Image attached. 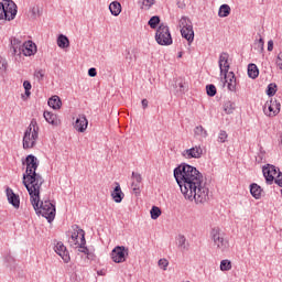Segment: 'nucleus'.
<instances>
[{"label": "nucleus", "instance_id": "nucleus-25", "mask_svg": "<svg viewBox=\"0 0 282 282\" xmlns=\"http://www.w3.org/2000/svg\"><path fill=\"white\" fill-rule=\"evenodd\" d=\"M48 107H52V109H61L63 107V101H61V97L53 96L48 99Z\"/></svg>", "mask_w": 282, "mask_h": 282}, {"label": "nucleus", "instance_id": "nucleus-48", "mask_svg": "<svg viewBox=\"0 0 282 282\" xmlns=\"http://www.w3.org/2000/svg\"><path fill=\"white\" fill-rule=\"evenodd\" d=\"M34 142H23V149H34Z\"/></svg>", "mask_w": 282, "mask_h": 282}, {"label": "nucleus", "instance_id": "nucleus-54", "mask_svg": "<svg viewBox=\"0 0 282 282\" xmlns=\"http://www.w3.org/2000/svg\"><path fill=\"white\" fill-rule=\"evenodd\" d=\"M279 142H282V132L279 133Z\"/></svg>", "mask_w": 282, "mask_h": 282}, {"label": "nucleus", "instance_id": "nucleus-47", "mask_svg": "<svg viewBox=\"0 0 282 282\" xmlns=\"http://www.w3.org/2000/svg\"><path fill=\"white\" fill-rule=\"evenodd\" d=\"M97 74L96 68L93 67L88 69V76H90V78H96Z\"/></svg>", "mask_w": 282, "mask_h": 282}, {"label": "nucleus", "instance_id": "nucleus-45", "mask_svg": "<svg viewBox=\"0 0 282 282\" xmlns=\"http://www.w3.org/2000/svg\"><path fill=\"white\" fill-rule=\"evenodd\" d=\"M34 76L37 80H43V78H45V73L43 70H37L34 73Z\"/></svg>", "mask_w": 282, "mask_h": 282}, {"label": "nucleus", "instance_id": "nucleus-29", "mask_svg": "<svg viewBox=\"0 0 282 282\" xmlns=\"http://www.w3.org/2000/svg\"><path fill=\"white\" fill-rule=\"evenodd\" d=\"M11 45H12V54L13 56H20L21 53H19V47H22L23 45H21V41L17 40V39H13L11 41Z\"/></svg>", "mask_w": 282, "mask_h": 282}, {"label": "nucleus", "instance_id": "nucleus-31", "mask_svg": "<svg viewBox=\"0 0 282 282\" xmlns=\"http://www.w3.org/2000/svg\"><path fill=\"white\" fill-rule=\"evenodd\" d=\"M220 270H221V272H228V271L232 270V262L228 259L221 260Z\"/></svg>", "mask_w": 282, "mask_h": 282}, {"label": "nucleus", "instance_id": "nucleus-50", "mask_svg": "<svg viewBox=\"0 0 282 282\" xmlns=\"http://www.w3.org/2000/svg\"><path fill=\"white\" fill-rule=\"evenodd\" d=\"M86 256L89 261H94V259H96V254L94 252L88 251V253H86Z\"/></svg>", "mask_w": 282, "mask_h": 282}, {"label": "nucleus", "instance_id": "nucleus-7", "mask_svg": "<svg viewBox=\"0 0 282 282\" xmlns=\"http://www.w3.org/2000/svg\"><path fill=\"white\" fill-rule=\"evenodd\" d=\"M210 237L218 250H220L221 252L228 250V240L224 237V232L221 231V229H219V227L212 229Z\"/></svg>", "mask_w": 282, "mask_h": 282}, {"label": "nucleus", "instance_id": "nucleus-19", "mask_svg": "<svg viewBox=\"0 0 282 282\" xmlns=\"http://www.w3.org/2000/svg\"><path fill=\"white\" fill-rule=\"evenodd\" d=\"M116 187L111 192V197L116 204H120L122 199H124V193H122V188L120 187V183H115Z\"/></svg>", "mask_w": 282, "mask_h": 282}, {"label": "nucleus", "instance_id": "nucleus-56", "mask_svg": "<svg viewBox=\"0 0 282 282\" xmlns=\"http://www.w3.org/2000/svg\"><path fill=\"white\" fill-rule=\"evenodd\" d=\"M260 152H261V153H265V151H263V150H260Z\"/></svg>", "mask_w": 282, "mask_h": 282}, {"label": "nucleus", "instance_id": "nucleus-38", "mask_svg": "<svg viewBox=\"0 0 282 282\" xmlns=\"http://www.w3.org/2000/svg\"><path fill=\"white\" fill-rule=\"evenodd\" d=\"M206 91H207V96H210L213 98V96H217V87H215V85L209 84L206 86Z\"/></svg>", "mask_w": 282, "mask_h": 282}, {"label": "nucleus", "instance_id": "nucleus-10", "mask_svg": "<svg viewBox=\"0 0 282 282\" xmlns=\"http://www.w3.org/2000/svg\"><path fill=\"white\" fill-rule=\"evenodd\" d=\"M263 111L265 116H269L270 118L276 116L279 111H281V104L276 101V99H271L270 101H267Z\"/></svg>", "mask_w": 282, "mask_h": 282}, {"label": "nucleus", "instance_id": "nucleus-21", "mask_svg": "<svg viewBox=\"0 0 282 282\" xmlns=\"http://www.w3.org/2000/svg\"><path fill=\"white\" fill-rule=\"evenodd\" d=\"M181 34L188 43H193V41H195V31H193V25L181 29Z\"/></svg>", "mask_w": 282, "mask_h": 282}, {"label": "nucleus", "instance_id": "nucleus-26", "mask_svg": "<svg viewBox=\"0 0 282 282\" xmlns=\"http://www.w3.org/2000/svg\"><path fill=\"white\" fill-rule=\"evenodd\" d=\"M57 46L61 47V50H65L69 47V39L67 35L61 34L57 37Z\"/></svg>", "mask_w": 282, "mask_h": 282}, {"label": "nucleus", "instance_id": "nucleus-22", "mask_svg": "<svg viewBox=\"0 0 282 282\" xmlns=\"http://www.w3.org/2000/svg\"><path fill=\"white\" fill-rule=\"evenodd\" d=\"M177 246L182 252H188V249L191 248V245L186 240V237L184 235H180L177 237Z\"/></svg>", "mask_w": 282, "mask_h": 282}, {"label": "nucleus", "instance_id": "nucleus-51", "mask_svg": "<svg viewBox=\"0 0 282 282\" xmlns=\"http://www.w3.org/2000/svg\"><path fill=\"white\" fill-rule=\"evenodd\" d=\"M175 87H180V91L181 93H184V90L186 89V86H184V83H178V84H175Z\"/></svg>", "mask_w": 282, "mask_h": 282}, {"label": "nucleus", "instance_id": "nucleus-23", "mask_svg": "<svg viewBox=\"0 0 282 282\" xmlns=\"http://www.w3.org/2000/svg\"><path fill=\"white\" fill-rule=\"evenodd\" d=\"M109 10L112 17H119L120 12H122V4H120L118 1H113L109 4Z\"/></svg>", "mask_w": 282, "mask_h": 282}, {"label": "nucleus", "instance_id": "nucleus-15", "mask_svg": "<svg viewBox=\"0 0 282 282\" xmlns=\"http://www.w3.org/2000/svg\"><path fill=\"white\" fill-rule=\"evenodd\" d=\"M225 83H227V87L229 91H237V77L234 72L225 73Z\"/></svg>", "mask_w": 282, "mask_h": 282}, {"label": "nucleus", "instance_id": "nucleus-6", "mask_svg": "<svg viewBox=\"0 0 282 282\" xmlns=\"http://www.w3.org/2000/svg\"><path fill=\"white\" fill-rule=\"evenodd\" d=\"M155 41L159 45H173V36L169 25L162 23L156 29Z\"/></svg>", "mask_w": 282, "mask_h": 282}, {"label": "nucleus", "instance_id": "nucleus-28", "mask_svg": "<svg viewBox=\"0 0 282 282\" xmlns=\"http://www.w3.org/2000/svg\"><path fill=\"white\" fill-rule=\"evenodd\" d=\"M87 245V240H85V236L83 235L80 238V242L77 247L78 248V252H83L84 254H88L89 249L86 247Z\"/></svg>", "mask_w": 282, "mask_h": 282}, {"label": "nucleus", "instance_id": "nucleus-14", "mask_svg": "<svg viewBox=\"0 0 282 282\" xmlns=\"http://www.w3.org/2000/svg\"><path fill=\"white\" fill-rule=\"evenodd\" d=\"M54 250L56 254H58L63 259L64 263H69L70 261L69 251H67V247H65L63 242H57Z\"/></svg>", "mask_w": 282, "mask_h": 282}, {"label": "nucleus", "instance_id": "nucleus-33", "mask_svg": "<svg viewBox=\"0 0 282 282\" xmlns=\"http://www.w3.org/2000/svg\"><path fill=\"white\" fill-rule=\"evenodd\" d=\"M44 118L48 124H57L56 121V115L50 112V111H44Z\"/></svg>", "mask_w": 282, "mask_h": 282}, {"label": "nucleus", "instance_id": "nucleus-46", "mask_svg": "<svg viewBox=\"0 0 282 282\" xmlns=\"http://www.w3.org/2000/svg\"><path fill=\"white\" fill-rule=\"evenodd\" d=\"M218 138H219L220 142H226V140L228 139V133H226V131L221 130Z\"/></svg>", "mask_w": 282, "mask_h": 282}, {"label": "nucleus", "instance_id": "nucleus-1", "mask_svg": "<svg viewBox=\"0 0 282 282\" xmlns=\"http://www.w3.org/2000/svg\"><path fill=\"white\" fill-rule=\"evenodd\" d=\"M174 177L185 199L195 202V204H206L208 202V193L210 191L204 180V175L197 167L182 164L174 169Z\"/></svg>", "mask_w": 282, "mask_h": 282}, {"label": "nucleus", "instance_id": "nucleus-55", "mask_svg": "<svg viewBox=\"0 0 282 282\" xmlns=\"http://www.w3.org/2000/svg\"><path fill=\"white\" fill-rule=\"evenodd\" d=\"M178 58H182V52L178 53Z\"/></svg>", "mask_w": 282, "mask_h": 282}, {"label": "nucleus", "instance_id": "nucleus-17", "mask_svg": "<svg viewBox=\"0 0 282 282\" xmlns=\"http://www.w3.org/2000/svg\"><path fill=\"white\" fill-rule=\"evenodd\" d=\"M88 124L89 121H87V117H85V115H79L74 123V127L76 131H79V133H84L87 130Z\"/></svg>", "mask_w": 282, "mask_h": 282}, {"label": "nucleus", "instance_id": "nucleus-40", "mask_svg": "<svg viewBox=\"0 0 282 282\" xmlns=\"http://www.w3.org/2000/svg\"><path fill=\"white\" fill-rule=\"evenodd\" d=\"M23 87H24V91H25L24 94L26 98H30V96H32V93L30 91L32 89V84L29 80H24Z\"/></svg>", "mask_w": 282, "mask_h": 282}, {"label": "nucleus", "instance_id": "nucleus-42", "mask_svg": "<svg viewBox=\"0 0 282 282\" xmlns=\"http://www.w3.org/2000/svg\"><path fill=\"white\" fill-rule=\"evenodd\" d=\"M141 3L145 10H151L155 6V0H141Z\"/></svg>", "mask_w": 282, "mask_h": 282}, {"label": "nucleus", "instance_id": "nucleus-9", "mask_svg": "<svg viewBox=\"0 0 282 282\" xmlns=\"http://www.w3.org/2000/svg\"><path fill=\"white\" fill-rule=\"evenodd\" d=\"M39 139V124L36 119H32L30 126L24 132L23 142H31L32 140Z\"/></svg>", "mask_w": 282, "mask_h": 282}, {"label": "nucleus", "instance_id": "nucleus-49", "mask_svg": "<svg viewBox=\"0 0 282 282\" xmlns=\"http://www.w3.org/2000/svg\"><path fill=\"white\" fill-rule=\"evenodd\" d=\"M274 50V41L270 40L268 42V52H272Z\"/></svg>", "mask_w": 282, "mask_h": 282}, {"label": "nucleus", "instance_id": "nucleus-44", "mask_svg": "<svg viewBox=\"0 0 282 282\" xmlns=\"http://www.w3.org/2000/svg\"><path fill=\"white\" fill-rule=\"evenodd\" d=\"M159 268H163L164 270H166V268H169V260L160 259L159 260Z\"/></svg>", "mask_w": 282, "mask_h": 282}, {"label": "nucleus", "instance_id": "nucleus-11", "mask_svg": "<svg viewBox=\"0 0 282 282\" xmlns=\"http://www.w3.org/2000/svg\"><path fill=\"white\" fill-rule=\"evenodd\" d=\"M204 151H206L205 148H203L202 145H195L194 148H191L188 150H185L183 152L184 158H186L187 160L191 159H196L198 160L199 158H202V155H204Z\"/></svg>", "mask_w": 282, "mask_h": 282}, {"label": "nucleus", "instance_id": "nucleus-52", "mask_svg": "<svg viewBox=\"0 0 282 282\" xmlns=\"http://www.w3.org/2000/svg\"><path fill=\"white\" fill-rule=\"evenodd\" d=\"M263 45H264V42H263L262 37H260L258 41V47H260L261 52H263Z\"/></svg>", "mask_w": 282, "mask_h": 282}, {"label": "nucleus", "instance_id": "nucleus-30", "mask_svg": "<svg viewBox=\"0 0 282 282\" xmlns=\"http://www.w3.org/2000/svg\"><path fill=\"white\" fill-rule=\"evenodd\" d=\"M7 72H8V61L4 57L0 56V76H2L3 78Z\"/></svg>", "mask_w": 282, "mask_h": 282}, {"label": "nucleus", "instance_id": "nucleus-3", "mask_svg": "<svg viewBox=\"0 0 282 282\" xmlns=\"http://www.w3.org/2000/svg\"><path fill=\"white\" fill-rule=\"evenodd\" d=\"M28 193L36 215H41L47 219L48 224H52L56 217V206L50 200H41V187H35V191L29 189Z\"/></svg>", "mask_w": 282, "mask_h": 282}, {"label": "nucleus", "instance_id": "nucleus-35", "mask_svg": "<svg viewBox=\"0 0 282 282\" xmlns=\"http://www.w3.org/2000/svg\"><path fill=\"white\" fill-rule=\"evenodd\" d=\"M194 133H195V135H198L199 138H206L208 135V132L202 126L196 127L194 130Z\"/></svg>", "mask_w": 282, "mask_h": 282}, {"label": "nucleus", "instance_id": "nucleus-5", "mask_svg": "<svg viewBox=\"0 0 282 282\" xmlns=\"http://www.w3.org/2000/svg\"><path fill=\"white\" fill-rule=\"evenodd\" d=\"M262 173L267 184H272L274 182L282 188V173L279 172L276 166L268 164L262 167Z\"/></svg>", "mask_w": 282, "mask_h": 282}, {"label": "nucleus", "instance_id": "nucleus-24", "mask_svg": "<svg viewBox=\"0 0 282 282\" xmlns=\"http://www.w3.org/2000/svg\"><path fill=\"white\" fill-rule=\"evenodd\" d=\"M250 193L254 199H261V193H263V188H261L259 184L253 183L250 185Z\"/></svg>", "mask_w": 282, "mask_h": 282}, {"label": "nucleus", "instance_id": "nucleus-20", "mask_svg": "<svg viewBox=\"0 0 282 282\" xmlns=\"http://www.w3.org/2000/svg\"><path fill=\"white\" fill-rule=\"evenodd\" d=\"M83 235L85 237V230H83V229H78V230L74 231L69 239L70 246H75V248L77 246H80V239L83 238Z\"/></svg>", "mask_w": 282, "mask_h": 282}, {"label": "nucleus", "instance_id": "nucleus-53", "mask_svg": "<svg viewBox=\"0 0 282 282\" xmlns=\"http://www.w3.org/2000/svg\"><path fill=\"white\" fill-rule=\"evenodd\" d=\"M141 105H142L143 109H147V107H149V100L142 99Z\"/></svg>", "mask_w": 282, "mask_h": 282}, {"label": "nucleus", "instance_id": "nucleus-27", "mask_svg": "<svg viewBox=\"0 0 282 282\" xmlns=\"http://www.w3.org/2000/svg\"><path fill=\"white\" fill-rule=\"evenodd\" d=\"M248 76L249 78H258L259 76V68L256 66V64H249L248 65Z\"/></svg>", "mask_w": 282, "mask_h": 282}, {"label": "nucleus", "instance_id": "nucleus-2", "mask_svg": "<svg viewBox=\"0 0 282 282\" xmlns=\"http://www.w3.org/2000/svg\"><path fill=\"white\" fill-rule=\"evenodd\" d=\"M23 164L26 165V171L22 177L23 186H25L26 191H36V188H41V186L45 184V178H43L41 174L36 173V169H39V161L36 156L32 154L28 155Z\"/></svg>", "mask_w": 282, "mask_h": 282}, {"label": "nucleus", "instance_id": "nucleus-12", "mask_svg": "<svg viewBox=\"0 0 282 282\" xmlns=\"http://www.w3.org/2000/svg\"><path fill=\"white\" fill-rule=\"evenodd\" d=\"M19 54H24V56H34V54H36V44L32 41L25 42L22 44V47H19Z\"/></svg>", "mask_w": 282, "mask_h": 282}, {"label": "nucleus", "instance_id": "nucleus-4", "mask_svg": "<svg viewBox=\"0 0 282 282\" xmlns=\"http://www.w3.org/2000/svg\"><path fill=\"white\" fill-rule=\"evenodd\" d=\"M17 3L12 0H2L0 2V20L14 21L18 12Z\"/></svg>", "mask_w": 282, "mask_h": 282}, {"label": "nucleus", "instance_id": "nucleus-43", "mask_svg": "<svg viewBox=\"0 0 282 282\" xmlns=\"http://www.w3.org/2000/svg\"><path fill=\"white\" fill-rule=\"evenodd\" d=\"M267 94L269 96H274V94H276V84H269L268 89H267Z\"/></svg>", "mask_w": 282, "mask_h": 282}, {"label": "nucleus", "instance_id": "nucleus-36", "mask_svg": "<svg viewBox=\"0 0 282 282\" xmlns=\"http://www.w3.org/2000/svg\"><path fill=\"white\" fill-rule=\"evenodd\" d=\"M148 24L150 25V28H151L152 30H155V28H158V25H160V17L153 15V17L149 20Z\"/></svg>", "mask_w": 282, "mask_h": 282}, {"label": "nucleus", "instance_id": "nucleus-37", "mask_svg": "<svg viewBox=\"0 0 282 282\" xmlns=\"http://www.w3.org/2000/svg\"><path fill=\"white\" fill-rule=\"evenodd\" d=\"M150 215L152 219H158L160 215H162V209L158 206H153L150 210Z\"/></svg>", "mask_w": 282, "mask_h": 282}, {"label": "nucleus", "instance_id": "nucleus-32", "mask_svg": "<svg viewBox=\"0 0 282 282\" xmlns=\"http://www.w3.org/2000/svg\"><path fill=\"white\" fill-rule=\"evenodd\" d=\"M235 109H236L235 102L226 101L224 104V111H225V113H227V115L235 113Z\"/></svg>", "mask_w": 282, "mask_h": 282}, {"label": "nucleus", "instance_id": "nucleus-8", "mask_svg": "<svg viewBox=\"0 0 282 282\" xmlns=\"http://www.w3.org/2000/svg\"><path fill=\"white\" fill-rule=\"evenodd\" d=\"M129 257V248L124 246H117L111 251V259L115 263H124Z\"/></svg>", "mask_w": 282, "mask_h": 282}, {"label": "nucleus", "instance_id": "nucleus-39", "mask_svg": "<svg viewBox=\"0 0 282 282\" xmlns=\"http://www.w3.org/2000/svg\"><path fill=\"white\" fill-rule=\"evenodd\" d=\"M31 17L32 19H39L41 17V7L34 6L31 8Z\"/></svg>", "mask_w": 282, "mask_h": 282}, {"label": "nucleus", "instance_id": "nucleus-13", "mask_svg": "<svg viewBox=\"0 0 282 282\" xmlns=\"http://www.w3.org/2000/svg\"><path fill=\"white\" fill-rule=\"evenodd\" d=\"M6 194L9 204H11L13 208H19L21 206V198L19 197V194H15L14 191H12V188L7 187Z\"/></svg>", "mask_w": 282, "mask_h": 282}, {"label": "nucleus", "instance_id": "nucleus-16", "mask_svg": "<svg viewBox=\"0 0 282 282\" xmlns=\"http://www.w3.org/2000/svg\"><path fill=\"white\" fill-rule=\"evenodd\" d=\"M132 183H131V187L132 191L134 193V195H140V184H142V175L140 173L137 172H132V176H131Z\"/></svg>", "mask_w": 282, "mask_h": 282}, {"label": "nucleus", "instance_id": "nucleus-34", "mask_svg": "<svg viewBox=\"0 0 282 282\" xmlns=\"http://www.w3.org/2000/svg\"><path fill=\"white\" fill-rule=\"evenodd\" d=\"M230 14V6L223 4L219 8L218 17L226 18Z\"/></svg>", "mask_w": 282, "mask_h": 282}, {"label": "nucleus", "instance_id": "nucleus-18", "mask_svg": "<svg viewBox=\"0 0 282 282\" xmlns=\"http://www.w3.org/2000/svg\"><path fill=\"white\" fill-rule=\"evenodd\" d=\"M219 68L220 74H229L228 69H230V64L228 63V53H221L219 56Z\"/></svg>", "mask_w": 282, "mask_h": 282}, {"label": "nucleus", "instance_id": "nucleus-41", "mask_svg": "<svg viewBox=\"0 0 282 282\" xmlns=\"http://www.w3.org/2000/svg\"><path fill=\"white\" fill-rule=\"evenodd\" d=\"M188 25H193V22H191V19H188L186 17H183L180 20V28H181V30L184 29V28H188Z\"/></svg>", "mask_w": 282, "mask_h": 282}]
</instances>
